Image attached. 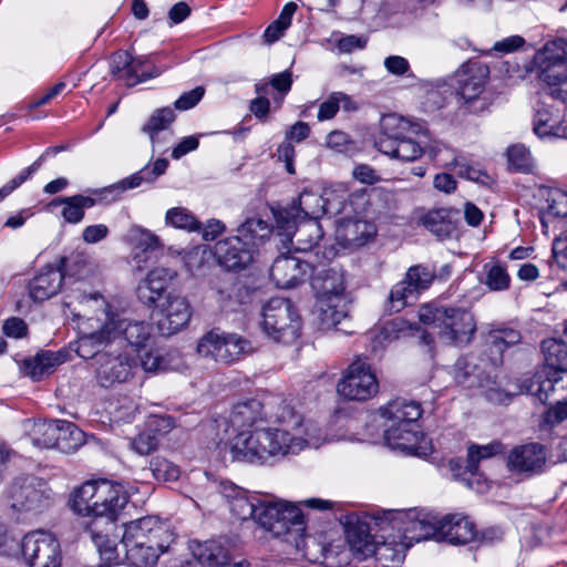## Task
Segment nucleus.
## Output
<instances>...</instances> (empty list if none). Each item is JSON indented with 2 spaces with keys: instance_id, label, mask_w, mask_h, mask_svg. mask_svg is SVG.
<instances>
[{
  "instance_id": "obj_1",
  "label": "nucleus",
  "mask_w": 567,
  "mask_h": 567,
  "mask_svg": "<svg viewBox=\"0 0 567 567\" xmlns=\"http://www.w3.org/2000/svg\"><path fill=\"white\" fill-rule=\"evenodd\" d=\"M272 406L258 400L236 404L230 422L239 433L233 439L231 453L238 461L265 464L305 449H318L323 442L317 423L305 420L285 402Z\"/></svg>"
},
{
  "instance_id": "obj_2",
  "label": "nucleus",
  "mask_w": 567,
  "mask_h": 567,
  "mask_svg": "<svg viewBox=\"0 0 567 567\" xmlns=\"http://www.w3.org/2000/svg\"><path fill=\"white\" fill-rule=\"evenodd\" d=\"M76 299L84 307L76 353L83 359H91L116 340L118 327L112 316L111 306L101 295H79ZM78 316L82 317L80 313Z\"/></svg>"
},
{
  "instance_id": "obj_3",
  "label": "nucleus",
  "mask_w": 567,
  "mask_h": 567,
  "mask_svg": "<svg viewBox=\"0 0 567 567\" xmlns=\"http://www.w3.org/2000/svg\"><path fill=\"white\" fill-rule=\"evenodd\" d=\"M310 278L321 326L326 329L337 328L349 315L343 270L334 266L326 268L323 264L313 261Z\"/></svg>"
},
{
  "instance_id": "obj_4",
  "label": "nucleus",
  "mask_w": 567,
  "mask_h": 567,
  "mask_svg": "<svg viewBox=\"0 0 567 567\" xmlns=\"http://www.w3.org/2000/svg\"><path fill=\"white\" fill-rule=\"evenodd\" d=\"M417 317L424 326L436 330L442 341L452 346H467L477 329L475 317L468 309L439 300L420 306Z\"/></svg>"
},
{
  "instance_id": "obj_5",
  "label": "nucleus",
  "mask_w": 567,
  "mask_h": 567,
  "mask_svg": "<svg viewBox=\"0 0 567 567\" xmlns=\"http://www.w3.org/2000/svg\"><path fill=\"white\" fill-rule=\"evenodd\" d=\"M255 522L275 537H282L297 548L306 534L305 515L298 505L282 501L259 499Z\"/></svg>"
},
{
  "instance_id": "obj_6",
  "label": "nucleus",
  "mask_w": 567,
  "mask_h": 567,
  "mask_svg": "<svg viewBox=\"0 0 567 567\" xmlns=\"http://www.w3.org/2000/svg\"><path fill=\"white\" fill-rule=\"evenodd\" d=\"M538 78L549 86V95L567 102V40L547 41L534 55Z\"/></svg>"
},
{
  "instance_id": "obj_7",
  "label": "nucleus",
  "mask_w": 567,
  "mask_h": 567,
  "mask_svg": "<svg viewBox=\"0 0 567 567\" xmlns=\"http://www.w3.org/2000/svg\"><path fill=\"white\" fill-rule=\"evenodd\" d=\"M262 318L264 331L275 341L290 343L300 336L301 318L288 299H270L264 306Z\"/></svg>"
},
{
  "instance_id": "obj_8",
  "label": "nucleus",
  "mask_w": 567,
  "mask_h": 567,
  "mask_svg": "<svg viewBox=\"0 0 567 567\" xmlns=\"http://www.w3.org/2000/svg\"><path fill=\"white\" fill-rule=\"evenodd\" d=\"M252 351L254 348L248 340L219 329L207 332L197 344V352L200 355L226 364L238 361Z\"/></svg>"
},
{
  "instance_id": "obj_9",
  "label": "nucleus",
  "mask_w": 567,
  "mask_h": 567,
  "mask_svg": "<svg viewBox=\"0 0 567 567\" xmlns=\"http://www.w3.org/2000/svg\"><path fill=\"white\" fill-rule=\"evenodd\" d=\"M127 504V495L123 487L107 480H97L95 495L90 505V522H100L106 529H115V522Z\"/></svg>"
},
{
  "instance_id": "obj_10",
  "label": "nucleus",
  "mask_w": 567,
  "mask_h": 567,
  "mask_svg": "<svg viewBox=\"0 0 567 567\" xmlns=\"http://www.w3.org/2000/svg\"><path fill=\"white\" fill-rule=\"evenodd\" d=\"M386 519L392 528L402 532L403 539L410 543L421 542L430 537L440 538L441 518L431 513L415 508L400 512H389Z\"/></svg>"
},
{
  "instance_id": "obj_11",
  "label": "nucleus",
  "mask_w": 567,
  "mask_h": 567,
  "mask_svg": "<svg viewBox=\"0 0 567 567\" xmlns=\"http://www.w3.org/2000/svg\"><path fill=\"white\" fill-rule=\"evenodd\" d=\"M21 551L30 567H61L60 543L49 532L39 529L28 533L22 539Z\"/></svg>"
},
{
  "instance_id": "obj_12",
  "label": "nucleus",
  "mask_w": 567,
  "mask_h": 567,
  "mask_svg": "<svg viewBox=\"0 0 567 567\" xmlns=\"http://www.w3.org/2000/svg\"><path fill=\"white\" fill-rule=\"evenodd\" d=\"M337 390L348 400L365 401L378 392L379 383L370 364L358 359L349 365Z\"/></svg>"
},
{
  "instance_id": "obj_13",
  "label": "nucleus",
  "mask_w": 567,
  "mask_h": 567,
  "mask_svg": "<svg viewBox=\"0 0 567 567\" xmlns=\"http://www.w3.org/2000/svg\"><path fill=\"white\" fill-rule=\"evenodd\" d=\"M168 527L152 516L142 517L124 525L123 546L168 547L172 542Z\"/></svg>"
},
{
  "instance_id": "obj_14",
  "label": "nucleus",
  "mask_w": 567,
  "mask_h": 567,
  "mask_svg": "<svg viewBox=\"0 0 567 567\" xmlns=\"http://www.w3.org/2000/svg\"><path fill=\"white\" fill-rule=\"evenodd\" d=\"M192 315L186 297L168 293L157 306V329L162 336H173L189 323Z\"/></svg>"
},
{
  "instance_id": "obj_15",
  "label": "nucleus",
  "mask_w": 567,
  "mask_h": 567,
  "mask_svg": "<svg viewBox=\"0 0 567 567\" xmlns=\"http://www.w3.org/2000/svg\"><path fill=\"white\" fill-rule=\"evenodd\" d=\"M474 357L460 358L453 367L455 382L465 389H483L491 401L503 402V393L495 390V381L477 364Z\"/></svg>"
},
{
  "instance_id": "obj_16",
  "label": "nucleus",
  "mask_w": 567,
  "mask_h": 567,
  "mask_svg": "<svg viewBox=\"0 0 567 567\" xmlns=\"http://www.w3.org/2000/svg\"><path fill=\"white\" fill-rule=\"evenodd\" d=\"M547 449L538 442L517 445L507 455L511 472L530 477L540 474L546 465Z\"/></svg>"
},
{
  "instance_id": "obj_17",
  "label": "nucleus",
  "mask_w": 567,
  "mask_h": 567,
  "mask_svg": "<svg viewBox=\"0 0 567 567\" xmlns=\"http://www.w3.org/2000/svg\"><path fill=\"white\" fill-rule=\"evenodd\" d=\"M6 498L9 506L17 512L41 511L49 499L33 477L14 480L7 488Z\"/></svg>"
},
{
  "instance_id": "obj_18",
  "label": "nucleus",
  "mask_w": 567,
  "mask_h": 567,
  "mask_svg": "<svg viewBox=\"0 0 567 567\" xmlns=\"http://www.w3.org/2000/svg\"><path fill=\"white\" fill-rule=\"evenodd\" d=\"M487 65L480 61H467L455 73L456 92L464 104L474 103L484 91L488 79Z\"/></svg>"
},
{
  "instance_id": "obj_19",
  "label": "nucleus",
  "mask_w": 567,
  "mask_h": 567,
  "mask_svg": "<svg viewBox=\"0 0 567 567\" xmlns=\"http://www.w3.org/2000/svg\"><path fill=\"white\" fill-rule=\"evenodd\" d=\"M322 213V198L315 193L303 192L299 195L296 203L276 214L277 227L290 234L291 229L295 227V219L301 218V214L302 218L306 220H318V217Z\"/></svg>"
},
{
  "instance_id": "obj_20",
  "label": "nucleus",
  "mask_w": 567,
  "mask_h": 567,
  "mask_svg": "<svg viewBox=\"0 0 567 567\" xmlns=\"http://www.w3.org/2000/svg\"><path fill=\"white\" fill-rule=\"evenodd\" d=\"M135 357L127 352L117 355L103 353L99 357L97 379L103 386L128 381L137 370Z\"/></svg>"
},
{
  "instance_id": "obj_21",
  "label": "nucleus",
  "mask_w": 567,
  "mask_h": 567,
  "mask_svg": "<svg viewBox=\"0 0 567 567\" xmlns=\"http://www.w3.org/2000/svg\"><path fill=\"white\" fill-rule=\"evenodd\" d=\"M312 265V256H309L307 260H301L291 255H284L275 259L270 277L278 288H293L305 280Z\"/></svg>"
},
{
  "instance_id": "obj_22",
  "label": "nucleus",
  "mask_w": 567,
  "mask_h": 567,
  "mask_svg": "<svg viewBox=\"0 0 567 567\" xmlns=\"http://www.w3.org/2000/svg\"><path fill=\"white\" fill-rule=\"evenodd\" d=\"M527 391L545 404L550 400H567V370L537 371L530 379Z\"/></svg>"
},
{
  "instance_id": "obj_23",
  "label": "nucleus",
  "mask_w": 567,
  "mask_h": 567,
  "mask_svg": "<svg viewBox=\"0 0 567 567\" xmlns=\"http://www.w3.org/2000/svg\"><path fill=\"white\" fill-rule=\"evenodd\" d=\"M214 254L220 266L229 270H237L244 269L250 264L254 251L241 237L233 236L217 241Z\"/></svg>"
},
{
  "instance_id": "obj_24",
  "label": "nucleus",
  "mask_w": 567,
  "mask_h": 567,
  "mask_svg": "<svg viewBox=\"0 0 567 567\" xmlns=\"http://www.w3.org/2000/svg\"><path fill=\"white\" fill-rule=\"evenodd\" d=\"M477 528L465 514H447L441 518L440 538L453 545H466L475 540Z\"/></svg>"
},
{
  "instance_id": "obj_25",
  "label": "nucleus",
  "mask_w": 567,
  "mask_h": 567,
  "mask_svg": "<svg viewBox=\"0 0 567 567\" xmlns=\"http://www.w3.org/2000/svg\"><path fill=\"white\" fill-rule=\"evenodd\" d=\"M420 125L410 122L405 117L398 114H386L380 120V132L375 138L374 145L380 151L383 148V143L399 142L409 135H417Z\"/></svg>"
},
{
  "instance_id": "obj_26",
  "label": "nucleus",
  "mask_w": 567,
  "mask_h": 567,
  "mask_svg": "<svg viewBox=\"0 0 567 567\" xmlns=\"http://www.w3.org/2000/svg\"><path fill=\"white\" fill-rule=\"evenodd\" d=\"M115 529H106L105 525L100 522H89L86 532L97 548L103 567H116L120 564V555L117 551L116 538L111 537Z\"/></svg>"
},
{
  "instance_id": "obj_27",
  "label": "nucleus",
  "mask_w": 567,
  "mask_h": 567,
  "mask_svg": "<svg viewBox=\"0 0 567 567\" xmlns=\"http://www.w3.org/2000/svg\"><path fill=\"white\" fill-rule=\"evenodd\" d=\"M417 426L388 425L384 431L385 444L393 449L406 452L412 455L425 454L419 445L423 435L416 430Z\"/></svg>"
},
{
  "instance_id": "obj_28",
  "label": "nucleus",
  "mask_w": 567,
  "mask_h": 567,
  "mask_svg": "<svg viewBox=\"0 0 567 567\" xmlns=\"http://www.w3.org/2000/svg\"><path fill=\"white\" fill-rule=\"evenodd\" d=\"M62 281L63 274L47 266L29 282V295L34 301L48 300L60 291Z\"/></svg>"
},
{
  "instance_id": "obj_29",
  "label": "nucleus",
  "mask_w": 567,
  "mask_h": 567,
  "mask_svg": "<svg viewBox=\"0 0 567 567\" xmlns=\"http://www.w3.org/2000/svg\"><path fill=\"white\" fill-rule=\"evenodd\" d=\"M380 414L390 425L417 426L415 422L421 417L422 409L416 402L396 399L381 408Z\"/></svg>"
},
{
  "instance_id": "obj_30",
  "label": "nucleus",
  "mask_w": 567,
  "mask_h": 567,
  "mask_svg": "<svg viewBox=\"0 0 567 567\" xmlns=\"http://www.w3.org/2000/svg\"><path fill=\"white\" fill-rule=\"evenodd\" d=\"M176 271L156 268L137 287V297L145 305L155 303L165 291L167 284L176 277Z\"/></svg>"
},
{
  "instance_id": "obj_31",
  "label": "nucleus",
  "mask_w": 567,
  "mask_h": 567,
  "mask_svg": "<svg viewBox=\"0 0 567 567\" xmlns=\"http://www.w3.org/2000/svg\"><path fill=\"white\" fill-rule=\"evenodd\" d=\"M280 230V234L289 238L291 244L295 245L296 250L305 252L317 246L323 235L321 225L315 219L300 223H298V219H295V227L290 234H287L285 229Z\"/></svg>"
},
{
  "instance_id": "obj_32",
  "label": "nucleus",
  "mask_w": 567,
  "mask_h": 567,
  "mask_svg": "<svg viewBox=\"0 0 567 567\" xmlns=\"http://www.w3.org/2000/svg\"><path fill=\"white\" fill-rule=\"evenodd\" d=\"M522 334L518 330L513 328H499L492 330L487 337V351L488 359L493 367H498L503 363L504 351L520 342Z\"/></svg>"
},
{
  "instance_id": "obj_33",
  "label": "nucleus",
  "mask_w": 567,
  "mask_h": 567,
  "mask_svg": "<svg viewBox=\"0 0 567 567\" xmlns=\"http://www.w3.org/2000/svg\"><path fill=\"white\" fill-rule=\"evenodd\" d=\"M375 233L373 224L361 219H344L337 229L338 238L349 246H363Z\"/></svg>"
},
{
  "instance_id": "obj_34",
  "label": "nucleus",
  "mask_w": 567,
  "mask_h": 567,
  "mask_svg": "<svg viewBox=\"0 0 567 567\" xmlns=\"http://www.w3.org/2000/svg\"><path fill=\"white\" fill-rule=\"evenodd\" d=\"M455 214L445 208L429 210L421 217V224L439 239L452 237L456 233Z\"/></svg>"
},
{
  "instance_id": "obj_35",
  "label": "nucleus",
  "mask_w": 567,
  "mask_h": 567,
  "mask_svg": "<svg viewBox=\"0 0 567 567\" xmlns=\"http://www.w3.org/2000/svg\"><path fill=\"white\" fill-rule=\"evenodd\" d=\"M112 316L118 327L116 340L123 337V339L135 349L146 346L153 334V327L150 322L122 320L120 316L113 311Z\"/></svg>"
},
{
  "instance_id": "obj_36",
  "label": "nucleus",
  "mask_w": 567,
  "mask_h": 567,
  "mask_svg": "<svg viewBox=\"0 0 567 567\" xmlns=\"http://www.w3.org/2000/svg\"><path fill=\"white\" fill-rule=\"evenodd\" d=\"M96 199L85 195H73L66 197L54 198L51 206H62L61 215L65 223L79 224L83 220L85 209L93 207Z\"/></svg>"
},
{
  "instance_id": "obj_37",
  "label": "nucleus",
  "mask_w": 567,
  "mask_h": 567,
  "mask_svg": "<svg viewBox=\"0 0 567 567\" xmlns=\"http://www.w3.org/2000/svg\"><path fill=\"white\" fill-rule=\"evenodd\" d=\"M347 539L351 551L360 560L372 557L374 546L378 544L369 533L368 526L361 523L347 527Z\"/></svg>"
},
{
  "instance_id": "obj_38",
  "label": "nucleus",
  "mask_w": 567,
  "mask_h": 567,
  "mask_svg": "<svg viewBox=\"0 0 567 567\" xmlns=\"http://www.w3.org/2000/svg\"><path fill=\"white\" fill-rule=\"evenodd\" d=\"M190 550L193 556L202 564L208 567L224 566L228 563V553L216 540L204 543H192Z\"/></svg>"
},
{
  "instance_id": "obj_39",
  "label": "nucleus",
  "mask_w": 567,
  "mask_h": 567,
  "mask_svg": "<svg viewBox=\"0 0 567 567\" xmlns=\"http://www.w3.org/2000/svg\"><path fill=\"white\" fill-rule=\"evenodd\" d=\"M415 136L409 135L393 144L391 142L383 143V148L380 152L402 162L416 161L424 154V147L414 140Z\"/></svg>"
},
{
  "instance_id": "obj_40",
  "label": "nucleus",
  "mask_w": 567,
  "mask_h": 567,
  "mask_svg": "<svg viewBox=\"0 0 567 567\" xmlns=\"http://www.w3.org/2000/svg\"><path fill=\"white\" fill-rule=\"evenodd\" d=\"M358 103L351 95L344 92H332L323 102L320 103L317 118L320 122L333 118L340 109L344 112H354L358 110Z\"/></svg>"
},
{
  "instance_id": "obj_41",
  "label": "nucleus",
  "mask_w": 567,
  "mask_h": 567,
  "mask_svg": "<svg viewBox=\"0 0 567 567\" xmlns=\"http://www.w3.org/2000/svg\"><path fill=\"white\" fill-rule=\"evenodd\" d=\"M544 354V367L540 370L546 371H566L567 370V344L557 339H547L542 343Z\"/></svg>"
},
{
  "instance_id": "obj_42",
  "label": "nucleus",
  "mask_w": 567,
  "mask_h": 567,
  "mask_svg": "<svg viewBox=\"0 0 567 567\" xmlns=\"http://www.w3.org/2000/svg\"><path fill=\"white\" fill-rule=\"evenodd\" d=\"M59 435L55 449L62 453H73L80 449L85 442V434L74 423L58 420Z\"/></svg>"
},
{
  "instance_id": "obj_43",
  "label": "nucleus",
  "mask_w": 567,
  "mask_h": 567,
  "mask_svg": "<svg viewBox=\"0 0 567 567\" xmlns=\"http://www.w3.org/2000/svg\"><path fill=\"white\" fill-rule=\"evenodd\" d=\"M485 277L482 280L491 291H506L511 287L512 278L507 266L499 260H491L484 265Z\"/></svg>"
},
{
  "instance_id": "obj_44",
  "label": "nucleus",
  "mask_w": 567,
  "mask_h": 567,
  "mask_svg": "<svg viewBox=\"0 0 567 567\" xmlns=\"http://www.w3.org/2000/svg\"><path fill=\"white\" fill-rule=\"evenodd\" d=\"M125 548V559L126 563L122 564V566L127 567H151L153 566L159 555L164 553L168 547H157V546H124Z\"/></svg>"
},
{
  "instance_id": "obj_45",
  "label": "nucleus",
  "mask_w": 567,
  "mask_h": 567,
  "mask_svg": "<svg viewBox=\"0 0 567 567\" xmlns=\"http://www.w3.org/2000/svg\"><path fill=\"white\" fill-rule=\"evenodd\" d=\"M567 217V193L559 189L547 192L546 206L542 208L540 221L544 227L555 219Z\"/></svg>"
},
{
  "instance_id": "obj_46",
  "label": "nucleus",
  "mask_w": 567,
  "mask_h": 567,
  "mask_svg": "<svg viewBox=\"0 0 567 567\" xmlns=\"http://www.w3.org/2000/svg\"><path fill=\"white\" fill-rule=\"evenodd\" d=\"M59 435L58 420L34 422L29 434L33 446L40 449H55Z\"/></svg>"
},
{
  "instance_id": "obj_47",
  "label": "nucleus",
  "mask_w": 567,
  "mask_h": 567,
  "mask_svg": "<svg viewBox=\"0 0 567 567\" xmlns=\"http://www.w3.org/2000/svg\"><path fill=\"white\" fill-rule=\"evenodd\" d=\"M111 73L127 86L138 84L134 75L133 54L130 51H117L111 56Z\"/></svg>"
},
{
  "instance_id": "obj_48",
  "label": "nucleus",
  "mask_w": 567,
  "mask_h": 567,
  "mask_svg": "<svg viewBox=\"0 0 567 567\" xmlns=\"http://www.w3.org/2000/svg\"><path fill=\"white\" fill-rule=\"evenodd\" d=\"M534 133L540 138L565 137L567 130L561 123L554 118L548 110H538L534 117Z\"/></svg>"
},
{
  "instance_id": "obj_49",
  "label": "nucleus",
  "mask_w": 567,
  "mask_h": 567,
  "mask_svg": "<svg viewBox=\"0 0 567 567\" xmlns=\"http://www.w3.org/2000/svg\"><path fill=\"white\" fill-rule=\"evenodd\" d=\"M243 238L247 246H250L252 251L255 248L264 243L270 236V228L268 224L260 218H248L239 228L238 235Z\"/></svg>"
},
{
  "instance_id": "obj_50",
  "label": "nucleus",
  "mask_w": 567,
  "mask_h": 567,
  "mask_svg": "<svg viewBox=\"0 0 567 567\" xmlns=\"http://www.w3.org/2000/svg\"><path fill=\"white\" fill-rule=\"evenodd\" d=\"M234 495L229 496V508L231 514L240 520L252 518L255 520L258 501L255 496H248L244 491L235 487Z\"/></svg>"
},
{
  "instance_id": "obj_51",
  "label": "nucleus",
  "mask_w": 567,
  "mask_h": 567,
  "mask_svg": "<svg viewBox=\"0 0 567 567\" xmlns=\"http://www.w3.org/2000/svg\"><path fill=\"white\" fill-rule=\"evenodd\" d=\"M174 121L175 113L171 107L157 109L152 113L142 131L150 136L152 144L155 146L158 143V134L168 130Z\"/></svg>"
},
{
  "instance_id": "obj_52",
  "label": "nucleus",
  "mask_w": 567,
  "mask_h": 567,
  "mask_svg": "<svg viewBox=\"0 0 567 567\" xmlns=\"http://www.w3.org/2000/svg\"><path fill=\"white\" fill-rule=\"evenodd\" d=\"M143 183H148L147 169H141L131 176L123 178L109 187L95 190V194L101 195L102 199L116 200L125 190L136 188Z\"/></svg>"
},
{
  "instance_id": "obj_53",
  "label": "nucleus",
  "mask_w": 567,
  "mask_h": 567,
  "mask_svg": "<svg viewBox=\"0 0 567 567\" xmlns=\"http://www.w3.org/2000/svg\"><path fill=\"white\" fill-rule=\"evenodd\" d=\"M165 221L167 225L183 229L188 233L200 231L202 223L185 207H173L166 212Z\"/></svg>"
},
{
  "instance_id": "obj_54",
  "label": "nucleus",
  "mask_w": 567,
  "mask_h": 567,
  "mask_svg": "<svg viewBox=\"0 0 567 567\" xmlns=\"http://www.w3.org/2000/svg\"><path fill=\"white\" fill-rule=\"evenodd\" d=\"M454 169L458 176L483 185L488 184L491 181L488 174L478 162L463 155L455 157Z\"/></svg>"
},
{
  "instance_id": "obj_55",
  "label": "nucleus",
  "mask_w": 567,
  "mask_h": 567,
  "mask_svg": "<svg viewBox=\"0 0 567 567\" xmlns=\"http://www.w3.org/2000/svg\"><path fill=\"white\" fill-rule=\"evenodd\" d=\"M502 452V444L499 442H492L486 445H471L467 451V466L466 472L471 476H476L478 471V463L482 460L489 458Z\"/></svg>"
},
{
  "instance_id": "obj_56",
  "label": "nucleus",
  "mask_w": 567,
  "mask_h": 567,
  "mask_svg": "<svg viewBox=\"0 0 567 567\" xmlns=\"http://www.w3.org/2000/svg\"><path fill=\"white\" fill-rule=\"evenodd\" d=\"M58 269L63 274V278H84L89 271L87 257L82 251H73L69 256L61 258Z\"/></svg>"
},
{
  "instance_id": "obj_57",
  "label": "nucleus",
  "mask_w": 567,
  "mask_h": 567,
  "mask_svg": "<svg viewBox=\"0 0 567 567\" xmlns=\"http://www.w3.org/2000/svg\"><path fill=\"white\" fill-rule=\"evenodd\" d=\"M97 480L87 481L76 488L71 496V507L80 515L87 516L90 514V505L95 495Z\"/></svg>"
},
{
  "instance_id": "obj_58",
  "label": "nucleus",
  "mask_w": 567,
  "mask_h": 567,
  "mask_svg": "<svg viewBox=\"0 0 567 567\" xmlns=\"http://www.w3.org/2000/svg\"><path fill=\"white\" fill-rule=\"evenodd\" d=\"M435 278V271L422 265L412 266L408 269L404 281L419 295L426 290Z\"/></svg>"
},
{
  "instance_id": "obj_59",
  "label": "nucleus",
  "mask_w": 567,
  "mask_h": 567,
  "mask_svg": "<svg viewBox=\"0 0 567 567\" xmlns=\"http://www.w3.org/2000/svg\"><path fill=\"white\" fill-rule=\"evenodd\" d=\"M416 296V292L402 279L392 287L386 302V310L391 313L400 312L406 307L409 299Z\"/></svg>"
},
{
  "instance_id": "obj_60",
  "label": "nucleus",
  "mask_w": 567,
  "mask_h": 567,
  "mask_svg": "<svg viewBox=\"0 0 567 567\" xmlns=\"http://www.w3.org/2000/svg\"><path fill=\"white\" fill-rule=\"evenodd\" d=\"M372 557L375 558L381 567H399L404 559L401 549L385 542L375 544Z\"/></svg>"
},
{
  "instance_id": "obj_61",
  "label": "nucleus",
  "mask_w": 567,
  "mask_h": 567,
  "mask_svg": "<svg viewBox=\"0 0 567 567\" xmlns=\"http://www.w3.org/2000/svg\"><path fill=\"white\" fill-rule=\"evenodd\" d=\"M508 164L517 172L527 173L533 167L530 152L522 144H516L507 150Z\"/></svg>"
},
{
  "instance_id": "obj_62",
  "label": "nucleus",
  "mask_w": 567,
  "mask_h": 567,
  "mask_svg": "<svg viewBox=\"0 0 567 567\" xmlns=\"http://www.w3.org/2000/svg\"><path fill=\"white\" fill-rule=\"evenodd\" d=\"M151 470L153 472V476L157 481H163V482L177 481L181 475V471L177 465H175L174 463L169 462L168 460H166L164 457H159V456L154 457L151 461Z\"/></svg>"
},
{
  "instance_id": "obj_63",
  "label": "nucleus",
  "mask_w": 567,
  "mask_h": 567,
  "mask_svg": "<svg viewBox=\"0 0 567 567\" xmlns=\"http://www.w3.org/2000/svg\"><path fill=\"white\" fill-rule=\"evenodd\" d=\"M159 440L147 427L131 440L130 446L138 455H148L158 446Z\"/></svg>"
},
{
  "instance_id": "obj_64",
  "label": "nucleus",
  "mask_w": 567,
  "mask_h": 567,
  "mask_svg": "<svg viewBox=\"0 0 567 567\" xmlns=\"http://www.w3.org/2000/svg\"><path fill=\"white\" fill-rule=\"evenodd\" d=\"M134 75L138 78V83L154 79L161 74V70L155 65L150 55H133Z\"/></svg>"
}]
</instances>
